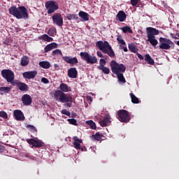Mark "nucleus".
Listing matches in <instances>:
<instances>
[{
    "instance_id": "21",
    "label": "nucleus",
    "mask_w": 179,
    "mask_h": 179,
    "mask_svg": "<svg viewBox=\"0 0 179 179\" xmlns=\"http://www.w3.org/2000/svg\"><path fill=\"white\" fill-rule=\"evenodd\" d=\"M54 48H58V45L55 43H51L45 47L44 51L45 52H49V51L54 50Z\"/></svg>"
},
{
    "instance_id": "44",
    "label": "nucleus",
    "mask_w": 179,
    "mask_h": 179,
    "mask_svg": "<svg viewBox=\"0 0 179 179\" xmlns=\"http://www.w3.org/2000/svg\"><path fill=\"white\" fill-rule=\"evenodd\" d=\"M140 1L141 0H130V3L133 6H137L138 3H139Z\"/></svg>"
},
{
    "instance_id": "38",
    "label": "nucleus",
    "mask_w": 179,
    "mask_h": 179,
    "mask_svg": "<svg viewBox=\"0 0 179 179\" xmlns=\"http://www.w3.org/2000/svg\"><path fill=\"white\" fill-rule=\"evenodd\" d=\"M55 33H57V29L55 27L50 28L48 32L49 36H50L51 37H54V36H55Z\"/></svg>"
},
{
    "instance_id": "59",
    "label": "nucleus",
    "mask_w": 179,
    "mask_h": 179,
    "mask_svg": "<svg viewBox=\"0 0 179 179\" xmlns=\"http://www.w3.org/2000/svg\"><path fill=\"white\" fill-rule=\"evenodd\" d=\"M176 36H177L178 37H179V33H176Z\"/></svg>"
},
{
    "instance_id": "42",
    "label": "nucleus",
    "mask_w": 179,
    "mask_h": 179,
    "mask_svg": "<svg viewBox=\"0 0 179 179\" xmlns=\"http://www.w3.org/2000/svg\"><path fill=\"white\" fill-rule=\"evenodd\" d=\"M67 121L71 125H78V121L76 119H68Z\"/></svg>"
},
{
    "instance_id": "14",
    "label": "nucleus",
    "mask_w": 179,
    "mask_h": 179,
    "mask_svg": "<svg viewBox=\"0 0 179 179\" xmlns=\"http://www.w3.org/2000/svg\"><path fill=\"white\" fill-rule=\"evenodd\" d=\"M13 115L17 121H24V115L20 110H14Z\"/></svg>"
},
{
    "instance_id": "20",
    "label": "nucleus",
    "mask_w": 179,
    "mask_h": 179,
    "mask_svg": "<svg viewBox=\"0 0 179 179\" xmlns=\"http://www.w3.org/2000/svg\"><path fill=\"white\" fill-rule=\"evenodd\" d=\"M147 36H158L159 30L153 27H147Z\"/></svg>"
},
{
    "instance_id": "8",
    "label": "nucleus",
    "mask_w": 179,
    "mask_h": 179,
    "mask_svg": "<svg viewBox=\"0 0 179 179\" xmlns=\"http://www.w3.org/2000/svg\"><path fill=\"white\" fill-rule=\"evenodd\" d=\"M80 57L81 59H84L86 61L87 64H96L97 63V57L96 56H92L87 52H81L80 53Z\"/></svg>"
},
{
    "instance_id": "34",
    "label": "nucleus",
    "mask_w": 179,
    "mask_h": 179,
    "mask_svg": "<svg viewBox=\"0 0 179 179\" xmlns=\"http://www.w3.org/2000/svg\"><path fill=\"white\" fill-rule=\"evenodd\" d=\"M41 38L44 40V41H47L48 43H50L51 41H53L54 39L52 37H50L47 34H43L41 36Z\"/></svg>"
},
{
    "instance_id": "1",
    "label": "nucleus",
    "mask_w": 179,
    "mask_h": 179,
    "mask_svg": "<svg viewBox=\"0 0 179 179\" xmlns=\"http://www.w3.org/2000/svg\"><path fill=\"white\" fill-rule=\"evenodd\" d=\"M59 90L55 92L54 96L57 101H60L61 103H65V101H72V96L67 95L65 93H68L71 90V87L68 85L62 83L59 85Z\"/></svg>"
},
{
    "instance_id": "29",
    "label": "nucleus",
    "mask_w": 179,
    "mask_h": 179,
    "mask_svg": "<svg viewBox=\"0 0 179 179\" xmlns=\"http://www.w3.org/2000/svg\"><path fill=\"white\" fill-rule=\"evenodd\" d=\"M130 97L131 99V103H133V104H139V99L136 97V96H135L134 93H130Z\"/></svg>"
},
{
    "instance_id": "45",
    "label": "nucleus",
    "mask_w": 179,
    "mask_h": 179,
    "mask_svg": "<svg viewBox=\"0 0 179 179\" xmlns=\"http://www.w3.org/2000/svg\"><path fill=\"white\" fill-rule=\"evenodd\" d=\"M61 113H62V114H64V115H67V117H69L71 115V112H69L66 109L62 110Z\"/></svg>"
},
{
    "instance_id": "3",
    "label": "nucleus",
    "mask_w": 179,
    "mask_h": 179,
    "mask_svg": "<svg viewBox=\"0 0 179 179\" xmlns=\"http://www.w3.org/2000/svg\"><path fill=\"white\" fill-rule=\"evenodd\" d=\"M96 46L98 47L100 51H102L103 54H107L110 58L115 57V53L108 41H105L103 42V41H99L96 43Z\"/></svg>"
},
{
    "instance_id": "22",
    "label": "nucleus",
    "mask_w": 179,
    "mask_h": 179,
    "mask_svg": "<svg viewBox=\"0 0 179 179\" xmlns=\"http://www.w3.org/2000/svg\"><path fill=\"white\" fill-rule=\"evenodd\" d=\"M147 37L148 38V41H149V43L152 44L153 47H156V45L159 44V42L157 41L156 37L155 36L147 35Z\"/></svg>"
},
{
    "instance_id": "11",
    "label": "nucleus",
    "mask_w": 179,
    "mask_h": 179,
    "mask_svg": "<svg viewBox=\"0 0 179 179\" xmlns=\"http://www.w3.org/2000/svg\"><path fill=\"white\" fill-rule=\"evenodd\" d=\"M29 145H31L32 148H43L44 143L41 140H36L34 138H28L26 140Z\"/></svg>"
},
{
    "instance_id": "50",
    "label": "nucleus",
    "mask_w": 179,
    "mask_h": 179,
    "mask_svg": "<svg viewBox=\"0 0 179 179\" xmlns=\"http://www.w3.org/2000/svg\"><path fill=\"white\" fill-rule=\"evenodd\" d=\"M20 82L17 81H14V80H11L10 82H8V83H10L12 86H15V85H17Z\"/></svg>"
},
{
    "instance_id": "55",
    "label": "nucleus",
    "mask_w": 179,
    "mask_h": 179,
    "mask_svg": "<svg viewBox=\"0 0 179 179\" xmlns=\"http://www.w3.org/2000/svg\"><path fill=\"white\" fill-rule=\"evenodd\" d=\"M171 36L172 38H173L174 40H178V38L177 36H174V34H171Z\"/></svg>"
},
{
    "instance_id": "27",
    "label": "nucleus",
    "mask_w": 179,
    "mask_h": 179,
    "mask_svg": "<svg viewBox=\"0 0 179 179\" xmlns=\"http://www.w3.org/2000/svg\"><path fill=\"white\" fill-rule=\"evenodd\" d=\"M145 61L148 64V65H155V60L152 59L150 54H146L144 58Z\"/></svg>"
},
{
    "instance_id": "35",
    "label": "nucleus",
    "mask_w": 179,
    "mask_h": 179,
    "mask_svg": "<svg viewBox=\"0 0 179 179\" xmlns=\"http://www.w3.org/2000/svg\"><path fill=\"white\" fill-rule=\"evenodd\" d=\"M67 20H78V19H79V17H78V15L76 14H73V15H67Z\"/></svg>"
},
{
    "instance_id": "13",
    "label": "nucleus",
    "mask_w": 179,
    "mask_h": 179,
    "mask_svg": "<svg viewBox=\"0 0 179 179\" xmlns=\"http://www.w3.org/2000/svg\"><path fill=\"white\" fill-rule=\"evenodd\" d=\"M37 76L36 71H26L22 73V76L24 79H34Z\"/></svg>"
},
{
    "instance_id": "18",
    "label": "nucleus",
    "mask_w": 179,
    "mask_h": 179,
    "mask_svg": "<svg viewBox=\"0 0 179 179\" xmlns=\"http://www.w3.org/2000/svg\"><path fill=\"white\" fill-rule=\"evenodd\" d=\"M116 19L119 20V22H125V20H127V14L124 10H120L116 15Z\"/></svg>"
},
{
    "instance_id": "58",
    "label": "nucleus",
    "mask_w": 179,
    "mask_h": 179,
    "mask_svg": "<svg viewBox=\"0 0 179 179\" xmlns=\"http://www.w3.org/2000/svg\"><path fill=\"white\" fill-rule=\"evenodd\" d=\"M176 44H177V45H178V47H179V41H178L176 42Z\"/></svg>"
},
{
    "instance_id": "23",
    "label": "nucleus",
    "mask_w": 179,
    "mask_h": 179,
    "mask_svg": "<svg viewBox=\"0 0 179 179\" xmlns=\"http://www.w3.org/2000/svg\"><path fill=\"white\" fill-rule=\"evenodd\" d=\"M17 86L21 90V92H26L29 89V86L24 83H17Z\"/></svg>"
},
{
    "instance_id": "7",
    "label": "nucleus",
    "mask_w": 179,
    "mask_h": 179,
    "mask_svg": "<svg viewBox=\"0 0 179 179\" xmlns=\"http://www.w3.org/2000/svg\"><path fill=\"white\" fill-rule=\"evenodd\" d=\"M159 48L161 50H170V48H174V42L170 39L166 38H159Z\"/></svg>"
},
{
    "instance_id": "31",
    "label": "nucleus",
    "mask_w": 179,
    "mask_h": 179,
    "mask_svg": "<svg viewBox=\"0 0 179 179\" xmlns=\"http://www.w3.org/2000/svg\"><path fill=\"white\" fill-rule=\"evenodd\" d=\"M120 29L123 31V33H130L131 34L134 33L132 31V29H131V27L129 26L122 27Z\"/></svg>"
},
{
    "instance_id": "37",
    "label": "nucleus",
    "mask_w": 179,
    "mask_h": 179,
    "mask_svg": "<svg viewBox=\"0 0 179 179\" xmlns=\"http://www.w3.org/2000/svg\"><path fill=\"white\" fill-rule=\"evenodd\" d=\"M86 124L87 125H90L91 129H96V123H94V122H93V120H88L86 122Z\"/></svg>"
},
{
    "instance_id": "10",
    "label": "nucleus",
    "mask_w": 179,
    "mask_h": 179,
    "mask_svg": "<svg viewBox=\"0 0 179 179\" xmlns=\"http://www.w3.org/2000/svg\"><path fill=\"white\" fill-rule=\"evenodd\" d=\"M52 20L53 22V24L59 26V27H61V26L64 24V18L59 13H57L53 15L52 16Z\"/></svg>"
},
{
    "instance_id": "43",
    "label": "nucleus",
    "mask_w": 179,
    "mask_h": 179,
    "mask_svg": "<svg viewBox=\"0 0 179 179\" xmlns=\"http://www.w3.org/2000/svg\"><path fill=\"white\" fill-rule=\"evenodd\" d=\"M106 59H101L99 60V66H98V69L106 65Z\"/></svg>"
},
{
    "instance_id": "36",
    "label": "nucleus",
    "mask_w": 179,
    "mask_h": 179,
    "mask_svg": "<svg viewBox=\"0 0 179 179\" xmlns=\"http://www.w3.org/2000/svg\"><path fill=\"white\" fill-rule=\"evenodd\" d=\"M99 69H100V71H102V72L105 73V75H108V73H110V69H108V67L103 66L102 67H99Z\"/></svg>"
},
{
    "instance_id": "53",
    "label": "nucleus",
    "mask_w": 179,
    "mask_h": 179,
    "mask_svg": "<svg viewBox=\"0 0 179 179\" xmlns=\"http://www.w3.org/2000/svg\"><path fill=\"white\" fill-rule=\"evenodd\" d=\"M96 55H97L98 57H99V58H104V57L103 56V54H102L101 52H100V51H98V52H96Z\"/></svg>"
},
{
    "instance_id": "6",
    "label": "nucleus",
    "mask_w": 179,
    "mask_h": 179,
    "mask_svg": "<svg viewBox=\"0 0 179 179\" xmlns=\"http://www.w3.org/2000/svg\"><path fill=\"white\" fill-rule=\"evenodd\" d=\"M117 118L120 122H129L131 121V115L127 110H119L117 113Z\"/></svg>"
},
{
    "instance_id": "47",
    "label": "nucleus",
    "mask_w": 179,
    "mask_h": 179,
    "mask_svg": "<svg viewBox=\"0 0 179 179\" xmlns=\"http://www.w3.org/2000/svg\"><path fill=\"white\" fill-rule=\"evenodd\" d=\"M73 98H72V96H71V101H64V102H63V103H67L66 104V107L71 108V107H72V103H73Z\"/></svg>"
},
{
    "instance_id": "9",
    "label": "nucleus",
    "mask_w": 179,
    "mask_h": 179,
    "mask_svg": "<svg viewBox=\"0 0 179 179\" xmlns=\"http://www.w3.org/2000/svg\"><path fill=\"white\" fill-rule=\"evenodd\" d=\"M1 76L6 82H12L15 80V73L10 69H3L1 71Z\"/></svg>"
},
{
    "instance_id": "52",
    "label": "nucleus",
    "mask_w": 179,
    "mask_h": 179,
    "mask_svg": "<svg viewBox=\"0 0 179 179\" xmlns=\"http://www.w3.org/2000/svg\"><path fill=\"white\" fill-rule=\"evenodd\" d=\"M136 55L139 59H145V57H143L139 52H136Z\"/></svg>"
},
{
    "instance_id": "56",
    "label": "nucleus",
    "mask_w": 179,
    "mask_h": 179,
    "mask_svg": "<svg viewBox=\"0 0 179 179\" xmlns=\"http://www.w3.org/2000/svg\"><path fill=\"white\" fill-rule=\"evenodd\" d=\"M82 152H85V150H86V148L83 147H80V149Z\"/></svg>"
},
{
    "instance_id": "33",
    "label": "nucleus",
    "mask_w": 179,
    "mask_h": 179,
    "mask_svg": "<svg viewBox=\"0 0 179 179\" xmlns=\"http://www.w3.org/2000/svg\"><path fill=\"white\" fill-rule=\"evenodd\" d=\"M12 90L11 87H0V92L1 93H9Z\"/></svg>"
},
{
    "instance_id": "5",
    "label": "nucleus",
    "mask_w": 179,
    "mask_h": 179,
    "mask_svg": "<svg viewBox=\"0 0 179 179\" xmlns=\"http://www.w3.org/2000/svg\"><path fill=\"white\" fill-rule=\"evenodd\" d=\"M45 6L47 10V13L48 15H51V13H54L59 9V5H58V2L54 0H49L45 3Z\"/></svg>"
},
{
    "instance_id": "51",
    "label": "nucleus",
    "mask_w": 179,
    "mask_h": 179,
    "mask_svg": "<svg viewBox=\"0 0 179 179\" xmlns=\"http://www.w3.org/2000/svg\"><path fill=\"white\" fill-rule=\"evenodd\" d=\"M5 152V146L0 144V153H3Z\"/></svg>"
},
{
    "instance_id": "4",
    "label": "nucleus",
    "mask_w": 179,
    "mask_h": 179,
    "mask_svg": "<svg viewBox=\"0 0 179 179\" xmlns=\"http://www.w3.org/2000/svg\"><path fill=\"white\" fill-rule=\"evenodd\" d=\"M110 67L113 73L117 75L119 73H124L127 71V67L123 64H118L115 60H112L110 62Z\"/></svg>"
},
{
    "instance_id": "49",
    "label": "nucleus",
    "mask_w": 179,
    "mask_h": 179,
    "mask_svg": "<svg viewBox=\"0 0 179 179\" xmlns=\"http://www.w3.org/2000/svg\"><path fill=\"white\" fill-rule=\"evenodd\" d=\"M124 52H128V48H127V45H120Z\"/></svg>"
},
{
    "instance_id": "32",
    "label": "nucleus",
    "mask_w": 179,
    "mask_h": 179,
    "mask_svg": "<svg viewBox=\"0 0 179 179\" xmlns=\"http://www.w3.org/2000/svg\"><path fill=\"white\" fill-rule=\"evenodd\" d=\"M116 75H117V78L119 82H121V83H125V82H127L125 80V78L124 77L123 73H120L116 74Z\"/></svg>"
},
{
    "instance_id": "48",
    "label": "nucleus",
    "mask_w": 179,
    "mask_h": 179,
    "mask_svg": "<svg viewBox=\"0 0 179 179\" xmlns=\"http://www.w3.org/2000/svg\"><path fill=\"white\" fill-rule=\"evenodd\" d=\"M41 82H43V83H50V80H48V79L45 78H41Z\"/></svg>"
},
{
    "instance_id": "54",
    "label": "nucleus",
    "mask_w": 179,
    "mask_h": 179,
    "mask_svg": "<svg viewBox=\"0 0 179 179\" xmlns=\"http://www.w3.org/2000/svg\"><path fill=\"white\" fill-rule=\"evenodd\" d=\"M87 101H90V103H92V101H93V99H92V96H87L86 97Z\"/></svg>"
},
{
    "instance_id": "46",
    "label": "nucleus",
    "mask_w": 179,
    "mask_h": 179,
    "mask_svg": "<svg viewBox=\"0 0 179 179\" xmlns=\"http://www.w3.org/2000/svg\"><path fill=\"white\" fill-rule=\"evenodd\" d=\"M0 117L1 118L6 119L8 118V113H6L5 111H0Z\"/></svg>"
},
{
    "instance_id": "25",
    "label": "nucleus",
    "mask_w": 179,
    "mask_h": 179,
    "mask_svg": "<svg viewBox=\"0 0 179 179\" xmlns=\"http://www.w3.org/2000/svg\"><path fill=\"white\" fill-rule=\"evenodd\" d=\"M39 66L43 68V69H50V68H51V64H50V62L47 61L40 62Z\"/></svg>"
},
{
    "instance_id": "16",
    "label": "nucleus",
    "mask_w": 179,
    "mask_h": 179,
    "mask_svg": "<svg viewBox=\"0 0 179 179\" xmlns=\"http://www.w3.org/2000/svg\"><path fill=\"white\" fill-rule=\"evenodd\" d=\"M111 117L110 115H106L103 120L99 121V124L101 127H107V125H110L111 124Z\"/></svg>"
},
{
    "instance_id": "15",
    "label": "nucleus",
    "mask_w": 179,
    "mask_h": 179,
    "mask_svg": "<svg viewBox=\"0 0 179 179\" xmlns=\"http://www.w3.org/2000/svg\"><path fill=\"white\" fill-rule=\"evenodd\" d=\"M22 101L24 106H30L33 102V99L30 95L26 94L22 96Z\"/></svg>"
},
{
    "instance_id": "26",
    "label": "nucleus",
    "mask_w": 179,
    "mask_h": 179,
    "mask_svg": "<svg viewBox=\"0 0 179 179\" xmlns=\"http://www.w3.org/2000/svg\"><path fill=\"white\" fill-rule=\"evenodd\" d=\"M29 62H30L29 57L24 56L21 58L20 64L22 66H27V65H29Z\"/></svg>"
},
{
    "instance_id": "19",
    "label": "nucleus",
    "mask_w": 179,
    "mask_h": 179,
    "mask_svg": "<svg viewBox=\"0 0 179 179\" xmlns=\"http://www.w3.org/2000/svg\"><path fill=\"white\" fill-rule=\"evenodd\" d=\"M73 139L74 141L73 143V145L75 149H76L77 150H80V143H82V142H83L82 141V139L78 138V136H74L73 138Z\"/></svg>"
},
{
    "instance_id": "28",
    "label": "nucleus",
    "mask_w": 179,
    "mask_h": 179,
    "mask_svg": "<svg viewBox=\"0 0 179 179\" xmlns=\"http://www.w3.org/2000/svg\"><path fill=\"white\" fill-rule=\"evenodd\" d=\"M92 141H97L100 142L101 139H103V134H100V133H96L91 136Z\"/></svg>"
},
{
    "instance_id": "57",
    "label": "nucleus",
    "mask_w": 179,
    "mask_h": 179,
    "mask_svg": "<svg viewBox=\"0 0 179 179\" xmlns=\"http://www.w3.org/2000/svg\"><path fill=\"white\" fill-rule=\"evenodd\" d=\"M54 66L55 68H59V65H58L57 64H55Z\"/></svg>"
},
{
    "instance_id": "41",
    "label": "nucleus",
    "mask_w": 179,
    "mask_h": 179,
    "mask_svg": "<svg viewBox=\"0 0 179 179\" xmlns=\"http://www.w3.org/2000/svg\"><path fill=\"white\" fill-rule=\"evenodd\" d=\"M27 128L31 131V132H37V129L36 127L30 124L27 125Z\"/></svg>"
},
{
    "instance_id": "24",
    "label": "nucleus",
    "mask_w": 179,
    "mask_h": 179,
    "mask_svg": "<svg viewBox=\"0 0 179 179\" xmlns=\"http://www.w3.org/2000/svg\"><path fill=\"white\" fill-rule=\"evenodd\" d=\"M78 16L83 19L84 22L89 21V14L85 11H80L78 13Z\"/></svg>"
},
{
    "instance_id": "2",
    "label": "nucleus",
    "mask_w": 179,
    "mask_h": 179,
    "mask_svg": "<svg viewBox=\"0 0 179 179\" xmlns=\"http://www.w3.org/2000/svg\"><path fill=\"white\" fill-rule=\"evenodd\" d=\"M8 13L17 19H29L27 9L23 6L18 8L16 6H13L8 9Z\"/></svg>"
},
{
    "instance_id": "12",
    "label": "nucleus",
    "mask_w": 179,
    "mask_h": 179,
    "mask_svg": "<svg viewBox=\"0 0 179 179\" xmlns=\"http://www.w3.org/2000/svg\"><path fill=\"white\" fill-rule=\"evenodd\" d=\"M62 59L64 61V62H66V64H70L71 66L79 64V61L76 57H72L71 56H63Z\"/></svg>"
},
{
    "instance_id": "40",
    "label": "nucleus",
    "mask_w": 179,
    "mask_h": 179,
    "mask_svg": "<svg viewBox=\"0 0 179 179\" xmlns=\"http://www.w3.org/2000/svg\"><path fill=\"white\" fill-rule=\"evenodd\" d=\"M117 41L122 45H125V41L122 39V36L121 35L117 36Z\"/></svg>"
},
{
    "instance_id": "39",
    "label": "nucleus",
    "mask_w": 179,
    "mask_h": 179,
    "mask_svg": "<svg viewBox=\"0 0 179 179\" xmlns=\"http://www.w3.org/2000/svg\"><path fill=\"white\" fill-rule=\"evenodd\" d=\"M56 55H61V57H62V51H61V50L59 49H56L53 50L52 52V56L55 57Z\"/></svg>"
},
{
    "instance_id": "17",
    "label": "nucleus",
    "mask_w": 179,
    "mask_h": 179,
    "mask_svg": "<svg viewBox=\"0 0 179 179\" xmlns=\"http://www.w3.org/2000/svg\"><path fill=\"white\" fill-rule=\"evenodd\" d=\"M68 76L71 79H76L78 78V70L76 68L73 67L68 70Z\"/></svg>"
},
{
    "instance_id": "30",
    "label": "nucleus",
    "mask_w": 179,
    "mask_h": 179,
    "mask_svg": "<svg viewBox=\"0 0 179 179\" xmlns=\"http://www.w3.org/2000/svg\"><path fill=\"white\" fill-rule=\"evenodd\" d=\"M129 50L131 51V52H138V48H136V45H135V43L129 44Z\"/></svg>"
}]
</instances>
